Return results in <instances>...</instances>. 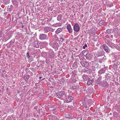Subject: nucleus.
<instances>
[{
  "mask_svg": "<svg viewBox=\"0 0 120 120\" xmlns=\"http://www.w3.org/2000/svg\"><path fill=\"white\" fill-rule=\"evenodd\" d=\"M87 99L85 98L84 99H83L82 101H80V104L82 105H83L84 106V107L85 108H87V106L86 105L87 103Z\"/></svg>",
  "mask_w": 120,
  "mask_h": 120,
  "instance_id": "nucleus-1",
  "label": "nucleus"
},
{
  "mask_svg": "<svg viewBox=\"0 0 120 120\" xmlns=\"http://www.w3.org/2000/svg\"><path fill=\"white\" fill-rule=\"evenodd\" d=\"M44 31L46 33H47L49 31L53 32L54 30L53 29L50 27L47 26L44 28Z\"/></svg>",
  "mask_w": 120,
  "mask_h": 120,
  "instance_id": "nucleus-2",
  "label": "nucleus"
},
{
  "mask_svg": "<svg viewBox=\"0 0 120 120\" xmlns=\"http://www.w3.org/2000/svg\"><path fill=\"white\" fill-rule=\"evenodd\" d=\"M66 102L64 101L63 102H60L58 103V105L60 107H59V108L60 107H62L63 109H65L66 108V106L65 105Z\"/></svg>",
  "mask_w": 120,
  "mask_h": 120,
  "instance_id": "nucleus-3",
  "label": "nucleus"
},
{
  "mask_svg": "<svg viewBox=\"0 0 120 120\" xmlns=\"http://www.w3.org/2000/svg\"><path fill=\"white\" fill-rule=\"evenodd\" d=\"M56 94L58 97L61 99V97H64V92L63 91H60L57 93Z\"/></svg>",
  "mask_w": 120,
  "mask_h": 120,
  "instance_id": "nucleus-4",
  "label": "nucleus"
},
{
  "mask_svg": "<svg viewBox=\"0 0 120 120\" xmlns=\"http://www.w3.org/2000/svg\"><path fill=\"white\" fill-rule=\"evenodd\" d=\"M74 30L76 32H78L80 30V27L79 25L77 23H76L73 26Z\"/></svg>",
  "mask_w": 120,
  "mask_h": 120,
  "instance_id": "nucleus-5",
  "label": "nucleus"
},
{
  "mask_svg": "<svg viewBox=\"0 0 120 120\" xmlns=\"http://www.w3.org/2000/svg\"><path fill=\"white\" fill-rule=\"evenodd\" d=\"M47 35L45 34H41L39 35V39L41 40H44L46 39Z\"/></svg>",
  "mask_w": 120,
  "mask_h": 120,
  "instance_id": "nucleus-6",
  "label": "nucleus"
},
{
  "mask_svg": "<svg viewBox=\"0 0 120 120\" xmlns=\"http://www.w3.org/2000/svg\"><path fill=\"white\" fill-rule=\"evenodd\" d=\"M80 63L82 66L85 67L89 66V63L86 61H82L80 62Z\"/></svg>",
  "mask_w": 120,
  "mask_h": 120,
  "instance_id": "nucleus-7",
  "label": "nucleus"
},
{
  "mask_svg": "<svg viewBox=\"0 0 120 120\" xmlns=\"http://www.w3.org/2000/svg\"><path fill=\"white\" fill-rule=\"evenodd\" d=\"M50 45L54 48H56L58 46V43L56 42H50Z\"/></svg>",
  "mask_w": 120,
  "mask_h": 120,
  "instance_id": "nucleus-8",
  "label": "nucleus"
},
{
  "mask_svg": "<svg viewBox=\"0 0 120 120\" xmlns=\"http://www.w3.org/2000/svg\"><path fill=\"white\" fill-rule=\"evenodd\" d=\"M103 48L107 52L109 53V52L110 51V49L106 44L103 45Z\"/></svg>",
  "mask_w": 120,
  "mask_h": 120,
  "instance_id": "nucleus-9",
  "label": "nucleus"
},
{
  "mask_svg": "<svg viewBox=\"0 0 120 120\" xmlns=\"http://www.w3.org/2000/svg\"><path fill=\"white\" fill-rule=\"evenodd\" d=\"M86 57L87 59L90 60L93 58V56L92 54L88 53L86 54Z\"/></svg>",
  "mask_w": 120,
  "mask_h": 120,
  "instance_id": "nucleus-10",
  "label": "nucleus"
},
{
  "mask_svg": "<svg viewBox=\"0 0 120 120\" xmlns=\"http://www.w3.org/2000/svg\"><path fill=\"white\" fill-rule=\"evenodd\" d=\"M104 52L101 51H98L95 54V55L97 56H100L103 55L104 54Z\"/></svg>",
  "mask_w": 120,
  "mask_h": 120,
  "instance_id": "nucleus-11",
  "label": "nucleus"
},
{
  "mask_svg": "<svg viewBox=\"0 0 120 120\" xmlns=\"http://www.w3.org/2000/svg\"><path fill=\"white\" fill-rule=\"evenodd\" d=\"M88 103L89 105L91 106V107L93 106L95 104L94 102H93V101L90 100H88Z\"/></svg>",
  "mask_w": 120,
  "mask_h": 120,
  "instance_id": "nucleus-12",
  "label": "nucleus"
},
{
  "mask_svg": "<svg viewBox=\"0 0 120 120\" xmlns=\"http://www.w3.org/2000/svg\"><path fill=\"white\" fill-rule=\"evenodd\" d=\"M73 98L72 96H70L66 99V101L67 102H70L73 99Z\"/></svg>",
  "mask_w": 120,
  "mask_h": 120,
  "instance_id": "nucleus-13",
  "label": "nucleus"
},
{
  "mask_svg": "<svg viewBox=\"0 0 120 120\" xmlns=\"http://www.w3.org/2000/svg\"><path fill=\"white\" fill-rule=\"evenodd\" d=\"M67 28L68 30L69 33H71L73 31L72 29L71 28V26L69 24L67 25Z\"/></svg>",
  "mask_w": 120,
  "mask_h": 120,
  "instance_id": "nucleus-14",
  "label": "nucleus"
},
{
  "mask_svg": "<svg viewBox=\"0 0 120 120\" xmlns=\"http://www.w3.org/2000/svg\"><path fill=\"white\" fill-rule=\"evenodd\" d=\"M23 78L25 80L26 82L30 78V75H24Z\"/></svg>",
  "mask_w": 120,
  "mask_h": 120,
  "instance_id": "nucleus-15",
  "label": "nucleus"
},
{
  "mask_svg": "<svg viewBox=\"0 0 120 120\" xmlns=\"http://www.w3.org/2000/svg\"><path fill=\"white\" fill-rule=\"evenodd\" d=\"M33 46L34 47H35L37 48L39 47L38 42L37 41H34V43Z\"/></svg>",
  "mask_w": 120,
  "mask_h": 120,
  "instance_id": "nucleus-16",
  "label": "nucleus"
},
{
  "mask_svg": "<svg viewBox=\"0 0 120 120\" xmlns=\"http://www.w3.org/2000/svg\"><path fill=\"white\" fill-rule=\"evenodd\" d=\"M62 24L61 23H56L53 25L52 26H53L56 27L61 26Z\"/></svg>",
  "mask_w": 120,
  "mask_h": 120,
  "instance_id": "nucleus-17",
  "label": "nucleus"
},
{
  "mask_svg": "<svg viewBox=\"0 0 120 120\" xmlns=\"http://www.w3.org/2000/svg\"><path fill=\"white\" fill-rule=\"evenodd\" d=\"M105 69L104 68L103 69H102L100 70L98 72V73L99 74H101L103 73H104L105 72Z\"/></svg>",
  "mask_w": 120,
  "mask_h": 120,
  "instance_id": "nucleus-18",
  "label": "nucleus"
},
{
  "mask_svg": "<svg viewBox=\"0 0 120 120\" xmlns=\"http://www.w3.org/2000/svg\"><path fill=\"white\" fill-rule=\"evenodd\" d=\"M102 77L101 76H100L97 79V83L98 84H99L101 82V79Z\"/></svg>",
  "mask_w": 120,
  "mask_h": 120,
  "instance_id": "nucleus-19",
  "label": "nucleus"
},
{
  "mask_svg": "<svg viewBox=\"0 0 120 120\" xmlns=\"http://www.w3.org/2000/svg\"><path fill=\"white\" fill-rule=\"evenodd\" d=\"M94 82V80L92 79L91 80L89 79L87 82V84L89 85H90L92 84L93 82Z\"/></svg>",
  "mask_w": 120,
  "mask_h": 120,
  "instance_id": "nucleus-20",
  "label": "nucleus"
},
{
  "mask_svg": "<svg viewBox=\"0 0 120 120\" xmlns=\"http://www.w3.org/2000/svg\"><path fill=\"white\" fill-rule=\"evenodd\" d=\"M107 44L110 47H113V46L114 44L111 42H110L109 41H108L107 42H106Z\"/></svg>",
  "mask_w": 120,
  "mask_h": 120,
  "instance_id": "nucleus-21",
  "label": "nucleus"
},
{
  "mask_svg": "<svg viewBox=\"0 0 120 120\" xmlns=\"http://www.w3.org/2000/svg\"><path fill=\"white\" fill-rule=\"evenodd\" d=\"M63 30V29L61 28H60L57 29L56 31V33L57 34L61 32Z\"/></svg>",
  "mask_w": 120,
  "mask_h": 120,
  "instance_id": "nucleus-22",
  "label": "nucleus"
},
{
  "mask_svg": "<svg viewBox=\"0 0 120 120\" xmlns=\"http://www.w3.org/2000/svg\"><path fill=\"white\" fill-rule=\"evenodd\" d=\"M82 77L84 80V81H86L88 79V77L84 75H82Z\"/></svg>",
  "mask_w": 120,
  "mask_h": 120,
  "instance_id": "nucleus-23",
  "label": "nucleus"
},
{
  "mask_svg": "<svg viewBox=\"0 0 120 120\" xmlns=\"http://www.w3.org/2000/svg\"><path fill=\"white\" fill-rule=\"evenodd\" d=\"M12 2L13 4L15 5H16L17 4V2L16 0H12Z\"/></svg>",
  "mask_w": 120,
  "mask_h": 120,
  "instance_id": "nucleus-24",
  "label": "nucleus"
},
{
  "mask_svg": "<svg viewBox=\"0 0 120 120\" xmlns=\"http://www.w3.org/2000/svg\"><path fill=\"white\" fill-rule=\"evenodd\" d=\"M57 20L58 21H60L61 19V15H59L57 17Z\"/></svg>",
  "mask_w": 120,
  "mask_h": 120,
  "instance_id": "nucleus-25",
  "label": "nucleus"
},
{
  "mask_svg": "<svg viewBox=\"0 0 120 120\" xmlns=\"http://www.w3.org/2000/svg\"><path fill=\"white\" fill-rule=\"evenodd\" d=\"M67 117L68 118H71L72 117V115L71 114H68V115H67Z\"/></svg>",
  "mask_w": 120,
  "mask_h": 120,
  "instance_id": "nucleus-26",
  "label": "nucleus"
},
{
  "mask_svg": "<svg viewBox=\"0 0 120 120\" xmlns=\"http://www.w3.org/2000/svg\"><path fill=\"white\" fill-rule=\"evenodd\" d=\"M111 33L110 30L109 29H107L106 30V33L107 34H108Z\"/></svg>",
  "mask_w": 120,
  "mask_h": 120,
  "instance_id": "nucleus-27",
  "label": "nucleus"
},
{
  "mask_svg": "<svg viewBox=\"0 0 120 120\" xmlns=\"http://www.w3.org/2000/svg\"><path fill=\"white\" fill-rule=\"evenodd\" d=\"M99 22H100V23H101L102 24L104 25L105 24V22L103 20H101Z\"/></svg>",
  "mask_w": 120,
  "mask_h": 120,
  "instance_id": "nucleus-28",
  "label": "nucleus"
},
{
  "mask_svg": "<svg viewBox=\"0 0 120 120\" xmlns=\"http://www.w3.org/2000/svg\"><path fill=\"white\" fill-rule=\"evenodd\" d=\"M108 84L107 83V82L105 81L104 82V86H108Z\"/></svg>",
  "mask_w": 120,
  "mask_h": 120,
  "instance_id": "nucleus-29",
  "label": "nucleus"
},
{
  "mask_svg": "<svg viewBox=\"0 0 120 120\" xmlns=\"http://www.w3.org/2000/svg\"><path fill=\"white\" fill-rule=\"evenodd\" d=\"M92 70L94 71L95 69V67L94 66H92Z\"/></svg>",
  "mask_w": 120,
  "mask_h": 120,
  "instance_id": "nucleus-30",
  "label": "nucleus"
},
{
  "mask_svg": "<svg viewBox=\"0 0 120 120\" xmlns=\"http://www.w3.org/2000/svg\"><path fill=\"white\" fill-rule=\"evenodd\" d=\"M87 47V45L86 44H85V45L84 46H83V48L84 49H85V47Z\"/></svg>",
  "mask_w": 120,
  "mask_h": 120,
  "instance_id": "nucleus-31",
  "label": "nucleus"
},
{
  "mask_svg": "<svg viewBox=\"0 0 120 120\" xmlns=\"http://www.w3.org/2000/svg\"><path fill=\"white\" fill-rule=\"evenodd\" d=\"M50 116H48L47 118V120H50Z\"/></svg>",
  "mask_w": 120,
  "mask_h": 120,
  "instance_id": "nucleus-32",
  "label": "nucleus"
},
{
  "mask_svg": "<svg viewBox=\"0 0 120 120\" xmlns=\"http://www.w3.org/2000/svg\"><path fill=\"white\" fill-rule=\"evenodd\" d=\"M55 40H58V38L57 36H56V35L55 36Z\"/></svg>",
  "mask_w": 120,
  "mask_h": 120,
  "instance_id": "nucleus-33",
  "label": "nucleus"
},
{
  "mask_svg": "<svg viewBox=\"0 0 120 120\" xmlns=\"http://www.w3.org/2000/svg\"><path fill=\"white\" fill-rule=\"evenodd\" d=\"M27 57L28 58H29L30 57V56L29 55V53H27Z\"/></svg>",
  "mask_w": 120,
  "mask_h": 120,
  "instance_id": "nucleus-34",
  "label": "nucleus"
},
{
  "mask_svg": "<svg viewBox=\"0 0 120 120\" xmlns=\"http://www.w3.org/2000/svg\"><path fill=\"white\" fill-rule=\"evenodd\" d=\"M2 35H3V34L1 33V31H0V37H2Z\"/></svg>",
  "mask_w": 120,
  "mask_h": 120,
  "instance_id": "nucleus-35",
  "label": "nucleus"
},
{
  "mask_svg": "<svg viewBox=\"0 0 120 120\" xmlns=\"http://www.w3.org/2000/svg\"><path fill=\"white\" fill-rule=\"evenodd\" d=\"M60 40H62V42L63 41H64V39L63 38H62V37H61L60 38Z\"/></svg>",
  "mask_w": 120,
  "mask_h": 120,
  "instance_id": "nucleus-36",
  "label": "nucleus"
},
{
  "mask_svg": "<svg viewBox=\"0 0 120 120\" xmlns=\"http://www.w3.org/2000/svg\"><path fill=\"white\" fill-rule=\"evenodd\" d=\"M99 25L101 26L102 25H103L102 24H101V23H100V22L99 23Z\"/></svg>",
  "mask_w": 120,
  "mask_h": 120,
  "instance_id": "nucleus-37",
  "label": "nucleus"
},
{
  "mask_svg": "<svg viewBox=\"0 0 120 120\" xmlns=\"http://www.w3.org/2000/svg\"><path fill=\"white\" fill-rule=\"evenodd\" d=\"M36 106H35L34 107V109H35L36 110Z\"/></svg>",
  "mask_w": 120,
  "mask_h": 120,
  "instance_id": "nucleus-38",
  "label": "nucleus"
},
{
  "mask_svg": "<svg viewBox=\"0 0 120 120\" xmlns=\"http://www.w3.org/2000/svg\"><path fill=\"white\" fill-rule=\"evenodd\" d=\"M118 44L120 46V41L118 42Z\"/></svg>",
  "mask_w": 120,
  "mask_h": 120,
  "instance_id": "nucleus-39",
  "label": "nucleus"
},
{
  "mask_svg": "<svg viewBox=\"0 0 120 120\" xmlns=\"http://www.w3.org/2000/svg\"><path fill=\"white\" fill-rule=\"evenodd\" d=\"M110 37H111L112 38V37H113V36H112V35H111V36H110Z\"/></svg>",
  "mask_w": 120,
  "mask_h": 120,
  "instance_id": "nucleus-40",
  "label": "nucleus"
},
{
  "mask_svg": "<svg viewBox=\"0 0 120 120\" xmlns=\"http://www.w3.org/2000/svg\"><path fill=\"white\" fill-rule=\"evenodd\" d=\"M12 42V40H11L10 42V43H11Z\"/></svg>",
  "mask_w": 120,
  "mask_h": 120,
  "instance_id": "nucleus-41",
  "label": "nucleus"
},
{
  "mask_svg": "<svg viewBox=\"0 0 120 120\" xmlns=\"http://www.w3.org/2000/svg\"><path fill=\"white\" fill-rule=\"evenodd\" d=\"M42 78V77H39V78L40 79H41Z\"/></svg>",
  "mask_w": 120,
  "mask_h": 120,
  "instance_id": "nucleus-42",
  "label": "nucleus"
},
{
  "mask_svg": "<svg viewBox=\"0 0 120 120\" xmlns=\"http://www.w3.org/2000/svg\"><path fill=\"white\" fill-rule=\"evenodd\" d=\"M119 93H120V88H119Z\"/></svg>",
  "mask_w": 120,
  "mask_h": 120,
  "instance_id": "nucleus-43",
  "label": "nucleus"
},
{
  "mask_svg": "<svg viewBox=\"0 0 120 120\" xmlns=\"http://www.w3.org/2000/svg\"><path fill=\"white\" fill-rule=\"evenodd\" d=\"M50 109L51 110H52V112H53V110H53V109L52 110V109Z\"/></svg>",
  "mask_w": 120,
  "mask_h": 120,
  "instance_id": "nucleus-44",
  "label": "nucleus"
},
{
  "mask_svg": "<svg viewBox=\"0 0 120 120\" xmlns=\"http://www.w3.org/2000/svg\"><path fill=\"white\" fill-rule=\"evenodd\" d=\"M83 15H82V18H83Z\"/></svg>",
  "mask_w": 120,
  "mask_h": 120,
  "instance_id": "nucleus-45",
  "label": "nucleus"
},
{
  "mask_svg": "<svg viewBox=\"0 0 120 120\" xmlns=\"http://www.w3.org/2000/svg\"><path fill=\"white\" fill-rule=\"evenodd\" d=\"M51 107H52L53 106V105H51Z\"/></svg>",
  "mask_w": 120,
  "mask_h": 120,
  "instance_id": "nucleus-46",
  "label": "nucleus"
},
{
  "mask_svg": "<svg viewBox=\"0 0 120 120\" xmlns=\"http://www.w3.org/2000/svg\"><path fill=\"white\" fill-rule=\"evenodd\" d=\"M44 43H41V44H43Z\"/></svg>",
  "mask_w": 120,
  "mask_h": 120,
  "instance_id": "nucleus-47",
  "label": "nucleus"
},
{
  "mask_svg": "<svg viewBox=\"0 0 120 120\" xmlns=\"http://www.w3.org/2000/svg\"><path fill=\"white\" fill-rule=\"evenodd\" d=\"M14 43V42H13H13H12V43L13 44Z\"/></svg>",
  "mask_w": 120,
  "mask_h": 120,
  "instance_id": "nucleus-48",
  "label": "nucleus"
},
{
  "mask_svg": "<svg viewBox=\"0 0 120 120\" xmlns=\"http://www.w3.org/2000/svg\"><path fill=\"white\" fill-rule=\"evenodd\" d=\"M27 69V68H26V69Z\"/></svg>",
  "mask_w": 120,
  "mask_h": 120,
  "instance_id": "nucleus-49",
  "label": "nucleus"
}]
</instances>
